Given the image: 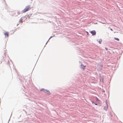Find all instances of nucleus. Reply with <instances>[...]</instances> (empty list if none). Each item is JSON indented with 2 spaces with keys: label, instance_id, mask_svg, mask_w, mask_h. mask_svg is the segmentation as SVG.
I'll list each match as a JSON object with an SVG mask.
<instances>
[{
  "label": "nucleus",
  "instance_id": "f257e3e1",
  "mask_svg": "<svg viewBox=\"0 0 123 123\" xmlns=\"http://www.w3.org/2000/svg\"><path fill=\"white\" fill-rule=\"evenodd\" d=\"M30 9L31 8L30 6H26L25 8L22 11V12L23 13H25L29 11Z\"/></svg>",
  "mask_w": 123,
  "mask_h": 123
},
{
  "label": "nucleus",
  "instance_id": "f03ea898",
  "mask_svg": "<svg viewBox=\"0 0 123 123\" xmlns=\"http://www.w3.org/2000/svg\"><path fill=\"white\" fill-rule=\"evenodd\" d=\"M90 32L93 36L95 35L96 33V32L95 30H93Z\"/></svg>",
  "mask_w": 123,
  "mask_h": 123
},
{
  "label": "nucleus",
  "instance_id": "7ed1b4c3",
  "mask_svg": "<svg viewBox=\"0 0 123 123\" xmlns=\"http://www.w3.org/2000/svg\"><path fill=\"white\" fill-rule=\"evenodd\" d=\"M8 34H9V33L8 32H6L4 33V35L6 36L7 37H8Z\"/></svg>",
  "mask_w": 123,
  "mask_h": 123
},
{
  "label": "nucleus",
  "instance_id": "20e7f679",
  "mask_svg": "<svg viewBox=\"0 0 123 123\" xmlns=\"http://www.w3.org/2000/svg\"><path fill=\"white\" fill-rule=\"evenodd\" d=\"M100 81H101L102 82H103V78L102 77H101L100 79Z\"/></svg>",
  "mask_w": 123,
  "mask_h": 123
},
{
  "label": "nucleus",
  "instance_id": "39448f33",
  "mask_svg": "<svg viewBox=\"0 0 123 123\" xmlns=\"http://www.w3.org/2000/svg\"><path fill=\"white\" fill-rule=\"evenodd\" d=\"M40 91H43L44 92V91H45V89H41L40 90Z\"/></svg>",
  "mask_w": 123,
  "mask_h": 123
},
{
  "label": "nucleus",
  "instance_id": "423d86ee",
  "mask_svg": "<svg viewBox=\"0 0 123 123\" xmlns=\"http://www.w3.org/2000/svg\"><path fill=\"white\" fill-rule=\"evenodd\" d=\"M46 93L48 95H49L50 94V92L48 90V91H47V92H46Z\"/></svg>",
  "mask_w": 123,
  "mask_h": 123
},
{
  "label": "nucleus",
  "instance_id": "0eeeda50",
  "mask_svg": "<svg viewBox=\"0 0 123 123\" xmlns=\"http://www.w3.org/2000/svg\"><path fill=\"white\" fill-rule=\"evenodd\" d=\"M114 39L115 40H117V41H119V38H116V37H114Z\"/></svg>",
  "mask_w": 123,
  "mask_h": 123
},
{
  "label": "nucleus",
  "instance_id": "6e6552de",
  "mask_svg": "<svg viewBox=\"0 0 123 123\" xmlns=\"http://www.w3.org/2000/svg\"><path fill=\"white\" fill-rule=\"evenodd\" d=\"M107 108H108L107 107V106L106 107H105L104 108V109L105 110H106L107 109Z\"/></svg>",
  "mask_w": 123,
  "mask_h": 123
},
{
  "label": "nucleus",
  "instance_id": "1a4fd4ad",
  "mask_svg": "<svg viewBox=\"0 0 123 123\" xmlns=\"http://www.w3.org/2000/svg\"><path fill=\"white\" fill-rule=\"evenodd\" d=\"M48 91V90H46L45 89V91H44V92H45L46 93V92H47V91Z\"/></svg>",
  "mask_w": 123,
  "mask_h": 123
},
{
  "label": "nucleus",
  "instance_id": "9d476101",
  "mask_svg": "<svg viewBox=\"0 0 123 123\" xmlns=\"http://www.w3.org/2000/svg\"><path fill=\"white\" fill-rule=\"evenodd\" d=\"M86 33H87V35H89V34L88 32H87V31H86Z\"/></svg>",
  "mask_w": 123,
  "mask_h": 123
},
{
  "label": "nucleus",
  "instance_id": "9b49d317",
  "mask_svg": "<svg viewBox=\"0 0 123 123\" xmlns=\"http://www.w3.org/2000/svg\"><path fill=\"white\" fill-rule=\"evenodd\" d=\"M20 22H21V23H22L23 22L22 21V20H21L20 21Z\"/></svg>",
  "mask_w": 123,
  "mask_h": 123
},
{
  "label": "nucleus",
  "instance_id": "f8f14e48",
  "mask_svg": "<svg viewBox=\"0 0 123 123\" xmlns=\"http://www.w3.org/2000/svg\"><path fill=\"white\" fill-rule=\"evenodd\" d=\"M101 41H99V43L100 44H101Z\"/></svg>",
  "mask_w": 123,
  "mask_h": 123
},
{
  "label": "nucleus",
  "instance_id": "ddd939ff",
  "mask_svg": "<svg viewBox=\"0 0 123 123\" xmlns=\"http://www.w3.org/2000/svg\"><path fill=\"white\" fill-rule=\"evenodd\" d=\"M111 31H113V30L112 29H111Z\"/></svg>",
  "mask_w": 123,
  "mask_h": 123
},
{
  "label": "nucleus",
  "instance_id": "4468645a",
  "mask_svg": "<svg viewBox=\"0 0 123 123\" xmlns=\"http://www.w3.org/2000/svg\"><path fill=\"white\" fill-rule=\"evenodd\" d=\"M106 49V50H107V48H105Z\"/></svg>",
  "mask_w": 123,
  "mask_h": 123
},
{
  "label": "nucleus",
  "instance_id": "2eb2a0df",
  "mask_svg": "<svg viewBox=\"0 0 123 123\" xmlns=\"http://www.w3.org/2000/svg\"><path fill=\"white\" fill-rule=\"evenodd\" d=\"M84 68H85V66H84Z\"/></svg>",
  "mask_w": 123,
  "mask_h": 123
},
{
  "label": "nucleus",
  "instance_id": "dca6fc26",
  "mask_svg": "<svg viewBox=\"0 0 123 123\" xmlns=\"http://www.w3.org/2000/svg\"><path fill=\"white\" fill-rule=\"evenodd\" d=\"M95 105H97V104H95Z\"/></svg>",
  "mask_w": 123,
  "mask_h": 123
}]
</instances>
